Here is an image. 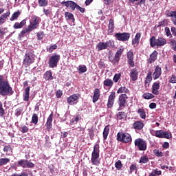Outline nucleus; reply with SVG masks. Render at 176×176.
I'll list each match as a JSON object with an SVG mask.
<instances>
[{
	"label": "nucleus",
	"mask_w": 176,
	"mask_h": 176,
	"mask_svg": "<svg viewBox=\"0 0 176 176\" xmlns=\"http://www.w3.org/2000/svg\"><path fill=\"white\" fill-rule=\"evenodd\" d=\"M14 91L13 88L9 84L8 80H5L3 76H0V96L5 97V96H12Z\"/></svg>",
	"instance_id": "obj_1"
},
{
	"label": "nucleus",
	"mask_w": 176,
	"mask_h": 176,
	"mask_svg": "<svg viewBox=\"0 0 176 176\" xmlns=\"http://www.w3.org/2000/svg\"><path fill=\"white\" fill-rule=\"evenodd\" d=\"M167 43V40L163 37H160L156 39L155 36H151L150 38V46L151 47H155L157 46V47H161L162 46H164Z\"/></svg>",
	"instance_id": "obj_2"
},
{
	"label": "nucleus",
	"mask_w": 176,
	"mask_h": 176,
	"mask_svg": "<svg viewBox=\"0 0 176 176\" xmlns=\"http://www.w3.org/2000/svg\"><path fill=\"white\" fill-rule=\"evenodd\" d=\"M117 141L124 144H131L133 139L129 133L119 132L117 134Z\"/></svg>",
	"instance_id": "obj_3"
},
{
	"label": "nucleus",
	"mask_w": 176,
	"mask_h": 176,
	"mask_svg": "<svg viewBox=\"0 0 176 176\" xmlns=\"http://www.w3.org/2000/svg\"><path fill=\"white\" fill-rule=\"evenodd\" d=\"M91 162L94 166H98L100 164V148L98 146L95 145L94 146V151L91 154Z\"/></svg>",
	"instance_id": "obj_4"
},
{
	"label": "nucleus",
	"mask_w": 176,
	"mask_h": 176,
	"mask_svg": "<svg viewBox=\"0 0 176 176\" xmlns=\"http://www.w3.org/2000/svg\"><path fill=\"white\" fill-rule=\"evenodd\" d=\"M61 5L65 6L66 8H71L72 10H75V9H77V10H79L80 13H85V12H86V9L80 7L75 1H62Z\"/></svg>",
	"instance_id": "obj_5"
},
{
	"label": "nucleus",
	"mask_w": 176,
	"mask_h": 176,
	"mask_svg": "<svg viewBox=\"0 0 176 176\" xmlns=\"http://www.w3.org/2000/svg\"><path fill=\"white\" fill-rule=\"evenodd\" d=\"M61 56L59 54H54L50 57L48 60V65L50 68H56L58 65Z\"/></svg>",
	"instance_id": "obj_6"
},
{
	"label": "nucleus",
	"mask_w": 176,
	"mask_h": 176,
	"mask_svg": "<svg viewBox=\"0 0 176 176\" xmlns=\"http://www.w3.org/2000/svg\"><path fill=\"white\" fill-rule=\"evenodd\" d=\"M129 100V96L126 94L120 95L118 98V111H122L123 108H126Z\"/></svg>",
	"instance_id": "obj_7"
},
{
	"label": "nucleus",
	"mask_w": 176,
	"mask_h": 176,
	"mask_svg": "<svg viewBox=\"0 0 176 176\" xmlns=\"http://www.w3.org/2000/svg\"><path fill=\"white\" fill-rule=\"evenodd\" d=\"M113 47V41L109 40L106 42H100L97 44L96 47L98 52H101V50H105L106 49H111Z\"/></svg>",
	"instance_id": "obj_8"
},
{
	"label": "nucleus",
	"mask_w": 176,
	"mask_h": 176,
	"mask_svg": "<svg viewBox=\"0 0 176 176\" xmlns=\"http://www.w3.org/2000/svg\"><path fill=\"white\" fill-rule=\"evenodd\" d=\"M35 62V58H34V54L31 52H28L25 55V58L23 60V64L26 67H30L31 64H34Z\"/></svg>",
	"instance_id": "obj_9"
},
{
	"label": "nucleus",
	"mask_w": 176,
	"mask_h": 176,
	"mask_svg": "<svg viewBox=\"0 0 176 176\" xmlns=\"http://www.w3.org/2000/svg\"><path fill=\"white\" fill-rule=\"evenodd\" d=\"M39 23H41V18L37 16H34L32 20L30 21V25L28 28L32 32L39 27Z\"/></svg>",
	"instance_id": "obj_10"
},
{
	"label": "nucleus",
	"mask_w": 176,
	"mask_h": 176,
	"mask_svg": "<svg viewBox=\"0 0 176 176\" xmlns=\"http://www.w3.org/2000/svg\"><path fill=\"white\" fill-rule=\"evenodd\" d=\"M18 167H22V168H34L35 164L28 160H21L18 161Z\"/></svg>",
	"instance_id": "obj_11"
},
{
	"label": "nucleus",
	"mask_w": 176,
	"mask_h": 176,
	"mask_svg": "<svg viewBox=\"0 0 176 176\" xmlns=\"http://www.w3.org/2000/svg\"><path fill=\"white\" fill-rule=\"evenodd\" d=\"M135 146L138 148L139 151H146V141L142 138L135 140Z\"/></svg>",
	"instance_id": "obj_12"
},
{
	"label": "nucleus",
	"mask_w": 176,
	"mask_h": 176,
	"mask_svg": "<svg viewBox=\"0 0 176 176\" xmlns=\"http://www.w3.org/2000/svg\"><path fill=\"white\" fill-rule=\"evenodd\" d=\"M123 52H124V49H120L118 50L114 57L113 58L112 56H109V60L113 64H118L119 61H120V57H122V54H123Z\"/></svg>",
	"instance_id": "obj_13"
},
{
	"label": "nucleus",
	"mask_w": 176,
	"mask_h": 176,
	"mask_svg": "<svg viewBox=\"0 0 176 176\" xmlns=\"http://www.w3.org/2000/svg\"><path fill=\"white\" fill-rule=\"evenodd\" d=\"M115 38L121 42H127L130 39V33L123 32V33H116L115 34Z\"/></svg>",
	"instance_id": "obj_14"
},
{
	"label": "nucleus",
	"mask_w": 176,
	"mask_h": 176,
	"mask_svg": "<svg viewBox=\"0 0 176 176\" xmlns=\"http://www.w3.org/2000/svg\"><path fill=\"white\" fill-rule=\"evenodd\" d=\"M80 97V95L79 94H74L69 98H67V102L69 104V105H75V104H78V100Z\"/></svg>",
	"instance_id": "obj_15"
},
{
	"label": "nucleus",
	"mask_w": 176,
	"mask_h": 176,
	"mask_svg": "<svg viewBox=\"0 0 176 176\" xmlns=\"http://www.w3.org/2000/svg\"><path fill=\"white\" fill-rule=\"evenodd\" d=\"M115 98H116V93L111 92V94L109 96L107 107L109 109H111L113 107V104H115Z\"/></svg>",
	"instance_id": "obj_16"
},
{
	"label": "nucleus",
	"mask_w": 176,
	"mask_h": 176,
	"mask_svg": "<svg viewBox=\"0 0 176 176\" xmlns=\"http://www.w3.org/2000/svg\"><path fill=\"white\" fill-rule=\"evenodd\" d=\"M155 137H157V138H166L168 140L171 137V133L162 130H159L155 131Z\"/></svg>",
	"instance_id": "obj_17"
},
{
	"label": "nucleus",
	"mask_w": 176,
	"mask_h": 176,
	"mask_svg": "<svg viewBox=\"0 0 176 176\" xmlns=\"http://www.w3.org/2000/svg\"><path fill=\"white\" fill-rule=\"evenodd\" d=\"M4 12H5V9L0 8V14H1L0 16V25H2V24H4L5 21H6V19H8V17L10 16V11H8L6 13H4L2 14V13H3Z\"/></svg>",
	"instance_id": "obj_18"
},
{
	"label": "nucleus",
	"mask_w": 176,
	"mask_h": 176,
	"mask_svg": "<svg viewBox=\"0 0 176 176\" xmlns=\"http://www.w3.org/2000/svg\"><path fill=\"white\" fill-rule=\"evenodd\" d=\"M126 57L128 60V64H129L130 67H133L135 65L134 63V54L132 51H129L126 53Z\"/></svg>",
	"instance_id": "obj_19"
},
{
	"label": "nucleus",
	"mask_w": 176,
	"mask_h": 176,
	"mask_svg": "<svg viewBox=\"0 0 176 176\" xmlns=\"http://www.w3.org/2000/svg\"><path fill=\"white\" fill-rule=\"evenodd\" d=\"M160 76H162V67H160L159 65H157L153 74V78L154 80H156V79H159Z\"/></svg>",
	"instance_id": "obj_20"
},
{
	"label": "nucleus",
	"mask_w": 176,
	"mask_h": 176,
	"mask_svg": "<svg viewBox=\"0 0 176 176\" xmlns=\"http://www.w3.org/2000/svg\"><path fill=\"white\" fill-rule=\"evenodd\" d=\"M113 31H115V21L111 19L109 21L107 35H112Z\"/></svg>",
	"instance_id": "obj_21"
},
{
	"label": "nucleus",
	"mask_w": 176,
	"mask_h": 176,
	"mask_svg": "<svg viewBox=\"0 0 176 176\" xmlns=\"http://www.w3.org/2000/svg\"><path fill=\"white\" fill-rule=\"evenodd\" d=\"M159 89H160V82H155L152 86V93L155 94V96H158L159 94Z\"/></svg>",
	"instance_id": "obj_22"
},
{
	"label": "nucleus",
	"mask_w": 176,
	"mask_h": 176,
	"mask_svg": "<svg viewBox=\"0 0 176 176\" xmlns=\"http://www.w3.org/2000/svg\"><path fill=\"white\" fill-rule=\"evenodd\" d=\"M53 122V113H52L49 117L47 118V122L45 123L46 129L48 131H50L52 130V127L53 124H52Z\"/></svg>",
	"instance_id": "obj_23"
},
{
	"label": "nucleus",
	"mask_w": 176,
	"mask_h": 176,
	"mask_svg": "<svg viewBox=\"0 0 176 176\" xmlns=\"http://www.w3.org/2000/svg\"><path fill=\"white\" fill-rule=\"evenodd\" d=\"M157 54H159V53H157V51L156 50H154L151 53L149 58L148 59V64H153V63H155L156 60H157Z\"/></svg>",
	"instance_id": "obj_24"
},
{
	"label": "nucleus",
	"mask_w": 176,
	"mask_h": 176,
	"mask_svg": "<svg viewBox=\"0 0 176 176\" xmlns=\"http://www.w3.org/2000/svg\"><path fill=\"white\" fill-rule=\"evenodd\" d=\"M30 32H32L28 28H25L19 34L18 38L19 41H21L23 38L27 36V34H30Z\"/></svg>",
	"instance_id": "obj_25"
},
{
	"label": "nucleus",
	"mask_w": 176,
	"mask_h": 176,
	"mask_svg": "<svg viewBox=\"0 0 176 176\" xmlns=\"http://www.w3.org/2000/svg\"><path fill=\"white\" fill-rule=\"evenodd\" d=\"M25 24H27V20L23 19L20 23L16 22L13 25V28H14V30H19L23 28Z\"/></svg>",
	"instance_id": "obj_26"
},
{
	"label": "nucleus",
	"mask_w": 176,
	"mask_h": 176,
	"mask_svg": "<svg viewBox=\"0 0 176 176\" xmlns=\"http://www.w3.org/2000/svg\"><path fill=\"white\" fill-rule=\"evenodd\" d=\"M151 82H152V72H149L147 74V76L146 77V80L144 81L145 87H149V85H151Z\"/></svg>",
	"instance_id": "obj_27"
},
{
	"label": "nucleus",
	"mask_w": 176,
	"mask_h": 176,
	"mask_svg": "<svg viewBox=\"0 0 176 176\" xmlns=\"http://www.w3.org/2000/svg\"><path fill=\"white\" fill-rule=\"evenodd\" d=\"M144 124L141 121H136L133 124V127L135 130H142Z\"/></svg>",
	"instance_id": "obj_28"
},
{
	"label": "nucleus",
	"mask_w": 176,
	"mask_h": 176,
	"mask_svg": "<svg viewBox=\"0 0 176 176\" xmlns=\"http://www.w3.org/2000/svg\"><path fill=\"white\" fill-rule=\"evenodd\" d=\"M100 91L98 88H96L94 91L93 102H96L98 100H100Z\"/></svg>",
	"instance_id": "obj_29"
},
{
	"label": "nucleus",
	"mask_w": 176,
	"mask_h": 176,
	"mask_svg": "<svg viewBox=\"0 0 176 176\" xmlns=\"http://www.w3.org/2000/svg\"><path fill=\"white\" fill-rule=\"evenodd\" d=\"M130 76L132 80L135 81L138 79V71L136 69H133L131 71Z\"/></svg>",
	"instance_id": "obj_30"
},
{
	"label": "nucleus",
	"mask_w": 176,
	"mask_h": 176,
	"mask_svg": "<svg viewBox=\"0 0 176 176\" xmlns=\"http://www.w3.org/2000/svg\"><path fill=\"white\" fill-rule=\"evenodd\" d=\"M43 78L45 80H53V79H54V77H53V74L50 71H47L43 74Z\"/></svg>",
	"instance_id": "obj_31"
},
{
	"label": "nucleus",
	"mask_w": 176,
	"mask_h": 176,
	"mask_svg": "<svg viewBox=\"0 0 176 176\" xmlns=\"http://www.w3.org/2000/svg\"><path fill=\"white\" fill-rule=\"evenodd\" d=\"M103 85L105 87H109L111 89V87L113 86V80H111L110 78H107L104 80Z\"/></svg>",
	"instance_id": "obj_32"
},
{
	"label": "nucleus",
	"mask_w": 176,
	"mask_h": 176,
	"mask_svg": "<svg viewBox=\"0 0 176 176\" xmlns=\"http://www.w3.org/2000/svg\"><path fill=\"white\" fill-rule=\"evenodd\" d=\"M116 118L118 120H122V119L127 118V114L124 111H120L117 113Z\"/></svg>",
	"instance_id": "obj_33"
},
{
	"label": "nucleus",
	"mask_w": 176,
	"mask_h": 176,
	"mask_svg": "<svg viewBox=\"0 0 176 176\" xmlns=\"http://www.w3.org/2000/svg\"><path fill=\"white\" fill-rule=\"evenodd\" d=\"M141 39V33H137L135 38L132 39V45H138Z\"/></svg>",
	"instance_id": "obj_34"
},
{
	"label": "nucleus",
	"mask_w": 176,
	"mask_h": 176,
	"mask_svg": "<svg viewBox=\"0 0 176 176\" xmlns=\"http://www.w3.org/2000/svg\"><path fill=\"white\" fill-rule=\"evenodd\" d=\"M65 17L66 20H72L73 23H75V18L74 17V14L69 12H65Z\"/></svg>",
	"instance_id": "obj_35"
},
{
	"label": "nucleus",
	"mask_w": 176,
	"mask_h": 176,
	"mask_svg": "<svg viewBox=\"0 0 176 176\" xmlns=\"http://www.w3.org/2000/svg\"><path fill=\"white\" fill-rule=\"evenodd\" d=\"M20 14H21V12H20V10L14 12L10 19V21H14V20H17Z\"/></svg>",
	"instance_id": "obj_36"
},
{
	"label": "nucleus",
	"mask_w": 176,
	"mask_h": 176,
	"mask_svg": "<svg viewBox=\"0 0 176 176\" xmlns=\"http://www.w3.org/2000/svg\"><path fill=\"white\" fill-rule=\"evenodd\" d=\"M30 87H28L25 89V95L23 97V101H29L30 100Z\"/></svg>",
	"instance_id": "obj_37"
},
{
	"label": "nucleus",
	"mask_w": 176,
	"mask_h": 176,
	"mask_svg": "<svg viewBox=\"0 0 176 176\" xmlns=\"http://www.w3.org/2000/svg\"><path fill=\"white\" fill-rule=\"evenodd\" d=\"M138 113L140 115L141 119H146V113L144 109H139L138 110Z\"/></svg>",
	"instance_id": "obj_38"
},
{
	"label": "nucleus",
	"mask_w": 176,
	"mask_h": 176,
	"mask_svg": "<svg viewBox=\"0 0 176 176\" xmlns=\"http://www.w3.org/2000/svg\"><path fill=\"white\" fill-rule=\"evenodd\" d=\"M45 143L44 144V146L45 148H50V146H52V142H50V137L46 135L45 137Z\"/></svg>",
	"instance_id": "obj_39"
},
{
	"label": "nucleus",
	"mask_w": 176,
	"mask_h": 176,
	"mask_svg": "<svg viewBox=\"0 0 176 176\" xmlns=\"http://www.w3.org/2000/svg\"><path fill=\"white\" fill-rule=\"evenodd\" d=\"M108 134H109V126H106L103 131V139L105 141L108 138Z\"/></svg>",
	"instance_id": "obj_40"
},
{
	"label": "nucleus",
	"mask_w": 176,
	"mask_h": 176,
	"mask_svg": "<svg viewBox=\"0 0 176 176\" xmlns=\"http://www.w3.org/2000/svg\"><path fill=\"white\" fill-rule=\"evenodd\" d=\"M38 122H39V118L38 117V114L34 113L32 116V121L31 123H33V124H38Z\"/></svg>",
	"instance_id": "obj_41"
},
{
	"label": "nucleus",
	"mask_w": 176,
	"mask_h": 176,
	"mask_svg": "<svg viewBox=\"0 0 176 176\" xmlns=\"http://www.w3.org/2000/svg\"><path fill=\"white\" fill-rule=\"evenodd\" d=\"M129 89L126 88V87H120L117 91V94H120L125 93V94H127L129 93Z\"/></svg>",
	"instance_id": "obj_42"
},
{
	"label": "nucleus",
	"mask_w": 176,
	"mask_h": 176,
	"mask_svg": "<svg viewBox=\"0 0 176 176\" xmlns=\"http://www.w3.org/2000/svg\"><path fill=\"white\" fill-rule=\"evenodd\" d=\"M9 162H10V158H1L0 159V167L2 166H6V164H8V163H9Z\"/></svg>",
	"instance_id": "obj_43"
},
{
	"label": "nucleus",
	"mask_w": 176,
	"mask_h": 176,
	"mask_svg": "<svg viewBox=\"0 0 176 176\" xmlns=\"http://www.w3.org/2000/svg\"><path fill=\"white\" fill-rule=\"evenodd\" d=\"M142 97L144 98V100H152V98H155V96L150 93H144L142 95Z\"/></svg>",
	"instance_id": "obj_44"
},
{
	"label": "nucleus",
	"mask_w": 176,
	"mask_h": 176,
	"mask_svg": "<svg viewBox=\"0 0 176 176\" xmlns=\"http://www.w3.org/2000/svg\"><path fill=\"white\" fill-rule=\"evenodd\" d=\"M148 162H149V158H148V156L143 155L140 157V160L139 161V163H141L142 164H146Z\"/></svg>",
	"instance_id": "obj_45"
},
{
	"label": "nucleus",
	"mask_w": 176,
	"mask_h": 176,
	"mask_svg": "<svg viewBox=\"0 0 176 176\" xmlns=\"http://www.w3.org/2000/svg\"><path fill=\"white\" fill-rule=\"evenodd\" d=\"M86 71H87V67H86V65H80L78 66V72L80 74H85V72H86Z\"/></svg>",
	"instance_id": "obj_46"
},
{
	"label": "nucleus",
	"mask_w": 176,
	"mask_h": 176,
	"mask_svg": "<svg viewBox=\"0 0 176 176\" xmlns=\"http://www.w3.org/2000/svg\"><path fill=\"white\" fill-rule=\"evenodd\" d=\"M166 15L167 17H176V11H170V10H166Z\"/></svg>",
	"instance_id": "obj_47"
},
{
	"label": "nucleus",
	"mask_w": 176,
	"mask_h": 176,
	"mask_svg": "<svg viewBox=\"0 0 176 176\" xmlns=\"http://www.w3.org/2000/svg\"><path fill=\"white\" fill-rule=\"evenodd\" d=\"M162 175V170H158L157 169L153 170L149 173L148 176H159Z\"/></svg>",
	"instance_id": "obj_48"
},
{
	"label": "nucleus",
	"mask_w": 176,
	"mask_h": 176,
	"mask_svg": "<svg viewBox=\"0 0 176 176\" xmlns=\"http://www.w3.org/2000/svg\"><path fill=\"white\" fill-rule=\"evenodd\" d=\"M153 152L157 157H163V152L160 151V149H155Z\"/></svg>",
	"instance_id": "obj_49"
},
{
	"label": "nucleus",
	"mask_w": 176,
	"mask_h": 176,
	"mask_svg": "<svg viewBox=\"0 0 176 176\" xmlns=\"http://www.w3.org/2000/svg\"><path fill=\"white\" fill-rule=\"evenodd\" d=\"M115 167L117 168V170H122V168L123 167V164H122V161L118 160L115 163Z\"/></svg>",
	"instance_id": "obj_50"
},
{
	"label": "nucleus",
	"mask_w": 176,
	"mask_h": 176,
	"mask_svg": "<svg viewBox=\"0 0 176 176\" xmlns=\"http://www.w3.org/2000/svg\"><path fill=\"white\" fill-rule=\"evenodd\" d=\"M23 107H19L16 109L15 110V116H16V118H19V116H20V115L23 113Z\"/></svg>",
	"instance_id": "obj_51"
},
{
	"label": "nucleus",
	"mask_w": 176,
	"mask_h": 176,
	"mask_svg": "<svg viewBox=\"0 0 176 176\" xmlns=\"http://www.w3.org/2000/svg\"><path fill=\"white\" fill-rule=\"evenodd\" d=\"M5 116V109H3V104L0 101V117Z\"/></svg>",
	"instance_id": "obj_52"
},
{
	"label": "nucleus",
	"mask_w": 176,
	"mask_h": 176,
	"mask_svg": "<svg viewBox=\"0 0 176 176\" xmlns=\"http://www.w3.org/2000/svg\"><path fill=\"white\" fill-rule=\"evenodd\" d=\"M133 171H137V164H132L129 167V174H132Z\"/></svg>",
	"instance_id": "obj_53"
},
{
	"label": "nucleus",
	"mask_w": 176,
	"mask_h": 176,
	"mask_svg": "<svg viewBox=\"0 0 176 176\" xmlns=\"http://www.w3.org/2000/svg\"><path fill=\"white\" fill-rule=\"evenodd\" d=\"M57 49V45L54 44L53 45H50V47H47V52L49 53H53V50H56Z\"/></svg>",
	"instance_id": "obj_54"
},
{
	"label": "nucleus",
	"mask_w": 176,
	"mask_h": 176,
	"mask_svg": "<svg viewBox=\"0 0 176 176\" xmlns=\"http://www.w3.org/2000/svg\"><path fill=\"white\" fill-rule=\"evenodd\" d=\"M49 2L47 0H38V5L40 7H45L46 6Z\"/></svg>",
	"instance_id": "obj_55"
},
{
	"label": "nucleus",
	"mask_w": 176,
	"mask_h": 176,
	"mask_svg": "<svg viewBox=\"0 0 176 176\" xmlns=\"http://www.w3.org/2000/svg\"><path fill=\"white\" fill-rule=\"evenodd\" d=\"M88 134L91 140H93V138H94V130L93 129V128L88 129Z\"/></svg>",
	"instance_id": "obj_56"
},
{
	"label": "nucleus",
	"mask_w": 176,
	"mask_h": 176,
	"mask_svg": "<svg viewBox=\"0 0 176 176\" xmlns=\"http://www.w3.org/2000/svg\"><path fill=\"white\" fill-rule=\"evenodd\" d=\"M122 74L120 73L115 74L113 80L115 83H118L119 82V79H120Z\"/></svg>",
	"instance_id": "obj_57"
},
{
	"label": "nucleus",
	"mask_w": 176,
	"mask_h": 176,
	"mask_svg": "<svg viewBox=\"0 0 176 176\" xmlns=\"http://www.w3.org/2000/svg\"><path fill=\"white\" fill-rule=\"evenodd\" d=\"M38 41H42L43 39V36H45V32H39L36 34Z\"/></svg>",
	"instance_id": "obj_58"
},
{
	"label": "nucleus",
	"mask_w": 176,
	"mask_h": 176,
	"mask_svg": "<svg viewBox=\"0 0 176 176\" xmlns=\"http://www.w3.org/2000/svg\"><path fill=\"white\" fill-rule=\"evenodd\" d=\"M43 12L45 14V16H50V14H52V8H43Z\"/></svg>",
	"instance_id": "obj_59"
},
{
	"label": "nucleus",
	"mask_w": 176,
	"mask_h": 176,
	"mask_svg": "<svg viewBox=\"0 0 176 176\" xmlns=\"http://www.w3.org/2000/svg\"><path fill=\"white\" fill-rule=\"evenodd\" d=\"M165 32L166 36H169V38H173V34H171V32L170 31V28L168 27L165 28Z\"/></svg>",
	"instance_id": "obj_60"
},
{
	"label": "nucleus",
	"mask_w": 176,
	"mask_h": 176,
	"mask_svg": "<svg viewBox=\"0 0 176 176\" xmlns=\"http://www.w3.org/2000/svg\"><path fill=\"white\" fill-rule=\"evenodd\" d=\"M11 176H28V173L23 172L20 173H13Z\"/></svg>",
	"instance_id": "obj_61"
},
{
	"label": "nucleus",
	"mask_w": 176,
	"mask_h": 176,
	"mask_svg": "<svg viewBox=\"0 0 176 176\" xmlns=\"http://www.w3.org/2000/svg\"><path fill=\"white\" fill-rule=\"evenodd\" d=\"M169 83H176V76L173 74L170 79L169 80Z\"/></svg>",
	"instance_id": "obj_62"
},
{
	"label": "nucleus",
	"mask_w": 176,
	"mask_h": 176,
	"mask_svg": "<svg viewBox=\"0 0 176 176\" xmlns=\"http://www.w3.org/2000/svg\"><path fill=\"white\" fill-rule=\"evenodd\" d=\"M28 126L24 125L23 126H21V133H28Z\"/></svg>",
	"instance_id": "obj_63"
},
{
	"label": "nucleus",
	"mask_w": 176,
	"mask_h": 176,
	"mask_svg": "<svg viewBox=\"0 0 176 176\" xmlns=\"http://www.w3.org/2000/svg\"><path fill=\"white\" fill-rule=\"evenodd\" d=\"M10 151H12V146L10 145L4 146L3 148L4 152H10Z\"/></svg>",
	"instance_id": "obj_64"
}]
</instances>
